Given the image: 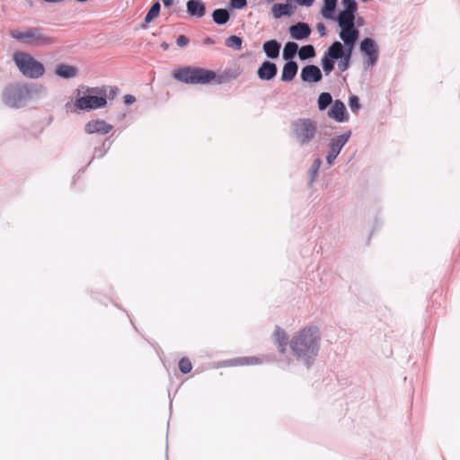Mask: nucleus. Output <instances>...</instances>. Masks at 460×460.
Here are the masks:
<instances>
[{
    "label": "nucleus",
    "mask_w": 460,
    "mask_h": 460,
    "mask_svg": "<svg viewBox=\"0 0 460 460\" xmlns=\"http://www.w3.org/2000/svg\"><path fill=\"white\" fill-rule=\"evenodd\" d=\"M320 332L316 326L302 328L296 332L290 341V349L297 359H303L309 365L310 359L319 350Z\"/></svg>",
    "instance_id": "f257e3e1"
},
{
    "label": "nucleus",
    "mask_w": 460,
    "mask_h": 460,
    "mask_svg": "<svg viewBox=\"0 0 460 460\" xmlns=\"http://www.w3.org/2000/svg\"><path fill=\"white\" fill-rule=\"evenodd\" d=\"M172 75L186 84H208L217 78V73L212 70L190 66L174 69Z\"/></svg>",
    "instance_id": "f03ea898"
},
{
    "label": "nucleus",
    "mask_w": 460,
    "mask_h": 460,
    "mask_svg": "<svg viewBox=\"0 0 460 460\" xmlns=\"http://www.w3.org/2000/svg\"><path fill=\"white\" fill-rule=\"evenodd\" d=\"M13 61L21 73L29 78H39L45 73L42 63L36 60L31 55L18 51L13 54Z\"/></svg>",
    "instance_id": "7ed1b4c3"
},
{
    "label": "nucleus",
    "mask_w": 460,
    "mask_h": 460,
    "mask_svg": "<svg viewBox=\"0 0 460 460\" xmlns=\"http://www.w3.org/2000/svg\"><path fill=\"white\" fill-rule=\"evenodd\" d=\"M12 38L28 45L46 46L55 42L51 37L45 35L40 28H30L24 31L20 30H12L10 31Z\"/></svg>",
    "instance_id": "20e7f679"
},
{
    "label": "nucleus",
    "mask_w": 460,
    "mask_h": 460,
    "mask_svg": "<svg viewBox=\"0 0 460 460\" xmlns=\"http://www.w3.org/2000/svg\"><path fill=\"white\" fill-rule=\"evenodd\" d=\"M87 94L77 98L75 101V107L77 110H96L99 108L105 107L107 104L106 93L104 90L93 87L87 88Z\"/></svg>",
    "instance_id": "39448f33"
},
{
    "label": "nucleus",
    "mask_w": 460,
    "mask_h": 460,
    "mask_svg": "<svg viewBox=\"0 0 460 460\" xmlns=\"http://www.w3.org/2000/svg\"><path fill=\"white\" fill-rule=\"evenodd\" d=\"M292 135L300 146L313 140L317 133L316 122L311 119H298L292 122Z\"/></svg>",
    "instance_id": "423d86ee"
},
{
    "label": "nucleus",
    "mask_w": 460,
    "mask_h": 460,
    "mask_svg": "<svg viewBox=\"0 0 460 460\" xmlns=\"http://www.w3.org/2000/svg\"><path fill=\"white\" fill-rule=\"evenodd\" d=\"M360 50L367 56V65L374 66L378 58V50L375 41L370 38L364 39L360 43Z\"/></svg>",
    "instance_id": "0eeeda50"
},
{
    "label": "nucleus",
    "mask_w": 460,
    "mask_h": 460,
    "mask_svg": "<svg viewBox=\"0 0 460 460\" xmlns=\"http://www.w3.org/2000/svg\"><path fill=\"white\" fill-rule=\"evenodd\" d=\"M87 134H107L112 129V126L102 119L91 120L85 125Z\"/></svg>",
    "instance_id": "6e6552de"
},
{
    "label": "nucleus",
    "mask_w": 460,
    "mask_h": 460,
    "mask_svg": "<svg viewBox=\"0 0 460 460\" xmlns=\"http://www.w3.org/2000/svg\"><path fill=\"white\" fill-rule=\"evenodd\" d=\"M301 78L305 82L316 83L321 81L322 72L318 66L308 65L302 69Z\"/></svg>",
    "instance_id": "1a4fd4ad"
},
{
    "label": "nucleus",
    "mask_w": 460,
    "mask_h": 460,
    "mask_svg": "<svg viewBox=\"0 0 460 460\" xmlns=\"http://www.w3.org/2000/svg\"><path fill=\"white\" fill-rule=\"evenodd\" d=\"M278 68L274 63L264 61L259 67L257 74L260 79L269 81L276 76Z\"/></svg>",
    "instance_id": "9d476101"
},
{
    "label": "nucleus",
    "mask_w": 460,
    "mask_h": 460,
    "mask_svg": "<svg viewBox=\"0 0 460 460\" xmlns=\"http://www.w3.org/2000/svg\"><path fill=\"white\" fill-rule=\"evenodd\" d=\"M290 36L295 40H304L309 37L311 28L307 23L298 22L289 27Z\"/></svg>",
    "instance_id": "9b49d317"
},
{
    "label": "nucleus",
    "mask_w": 460,
    "mask_h": 460,
    "mask_svg": "<svg viewBox=\"0 0 460 460\" xmlns=\"http://www.w3.org/2000/svg\"><path fill=\"white\" fill-rule=\"evenodd\" d=\"M345 111L346 108L344 103L340 100H336L328 111V115L330 118L335 119L336 121L342 122L346 119Z\"/></svg>",
    "instance_id": "f8f14e48"
},
{
    "label": "nucleus",
    "mask_w": 460,
    "mask_h": 460,
    "mask_svg": "<svg viewBox=\"0 0 460 460\" xmlns=\"http://www.w3.org/2000/svg\"><path fill=\"white\" fill-rule=\"evenodd\" d=\"M350 137V131L344 133L342 135L337 136L335 137H332L329 144V151L339 155L342 147L345 146V144L348 142L349 138Z\"/></svg>",
    "instance_id": "ddd939ff"
},
{
    "label": "nucleus",
    "mask_w": 460,
    "mask_h": 460,
    "mask_svg": "<svg viewBox=\"0 0 460 460\" xmlns=\"http://www.w3.org/2000/svg\"><path fill=\"white\" fill-rule=\"evenodd\" d=\"M55 73L59 77L68 79L75 77L78 74V69L75 66L67 64H58L56 66Z\"/></svg>",
    "instance_id": "4468645a"
},
{
    "label": "nucleus",
    "mask_w": 460,
    "mask_h": 460,
    "mask_svg": "<svg viewBox=\"0 0 460 460\" xmlns=\"http://www.w3.org/2000/svg\"><path fill=\"white\" fill-rule=\"evenodd\" d=\"M340 37L351 49L358 38V31L354 27L341 28Z\"/></svg>",
    "instance_id": "2eb2a0df"
},
{
    "label": "nucleus",
    "mask_w": 460,
    "mask_h": 460,
    "mask_svg": "<svg viewBox=\"0 0 460 460\" xmlns=\"http://www.w3.org/2000/svg\"><path fill=\"white\" fill-rule=\"evenodd\" d=\"M295 6L289 4H275L272 5L271 12L276 19L282 16H290L293 14Z\"/></svg>",
    "instance_id": "dca6fc26"
},
{
    "label": "nucleus",
    "mask_w": 460,
    "mask_h": 460,
    "mask_svg": "<svg viewBox=\"0 0 460 460\" xmlns=\"http://www.w3.org/2000/svg\"><path fill=\"white\" fill-rule=\"evenodd\" d=\"M297 64L295 61H288L282 69L281 80L283 82L292 81L297 73Z\"/></svg>",
    "instance_id": "f3484780"
},
{
    "label": "nucleus",
    "mask_w": 460,
    "mask_h": 460,
    "mask_svg": "<svg viewBox=\"0 0 460 460\" xmlns=\"http://www.w3.org/2000/svg\"><path fill=\"white\" fill-rule=\"evenodd\" d=\"M187 12L192 16L202 17L205 14L206 8L200 1L190 0L187 2Z\"/></svg>",
    "instance_id": "a211bd4d"
},
{
    "label": "nucleus",
    "mask_w": 460,
    "mask_h": 460,
    "mask_svg": "<svg viewBox=\"0 0 460 460\" xmlns=\"http://www.w3.org/2000/svg\"><path fill=\"white\" fill-rule=\"evenodd\" d=\"M263 50L270 58H276L279 55L280 44L275 40H268L263 44Z\"/></svg>",
    "instance_id": "6ab92c4d"
},
{
    "label": "nucleus",
    "mask_w": 460,
    "mask_h": 460,
    "mask_svg": "<svg viewBox=\"0 0 460 460\" xmlns=\"http://www.w3.org/2000/svg\"><path fill=\"white\" fill-rule=\"evenodd\" d=\"M274 338L278 343L279 352L284 354L286 352V347L288 344V335L286 332L280 327H276L274 331Z\"/></svg>",
    "instance_id": "aec40b11"
},
{
    "label": "nucleus",
    "mask_w": 460,
    "mask_h": 460,
    "mask_svg": "<svg viewBox=\"0 0 460 460\" xmlns=\"http://www.w3.org/2000/svg\"><path fill=\"white\" fill-rule=\"evenodd\" d=\"M355 15L354 13L341 11L338 17L339 25L341 28H352L354 27Z\"/></svg>",
    "instance_id": "412c9836"
},
{
    "label": "nucleus",
    "mask_w": 460,
    "mask_h": 460,
    "mask_svg": "<svg viewBox=\"0 0 460 460\" xmlns=\"http://www.w3.org/2000/svg\"><path fill=\"white\" fill-rule=\"evenodd\" d=\"M212 18L217 24L222 25L229 21L230 15L226 9H216L212 13Z\"/></svg>",
    "instance_id": "4be33fe9"
},
{
    "label": "nucleus",
    "mask_w": 460,
    "mask_h": 460,
    "mask_svg": "<svg viewBox=\"0 0 460 460\" xmlns=\"http://www.w3.org/2000/svg\"><path fill=\"white\" fill-rule=\"evenodd\" d=\"M261 360L256 357H240L232 360L233 366H250L261 364Z\"/></svg>",
    "instance_id": "5701e85b"
},
{
    "label": "nucleus",
    "mask_w": 460,
    "mask_h": 460,
    "mask_svg": "<svg viewBox=\"0 0 460 460\" xmlns=\"http://www.w3.org/2000/svg\"><path fill=\"white\" fill-rule=\"evenodd\" d=\"M325 55L332 59L341 58L343 55V48L341 43L339 41L332 43Z\"/></svg>",
    "instance_id": "b1692460"
},
{
    "label": "nucleus",
    "mask_w": 460,
    "mask_h": 460,
    "mask_svg": "<svg viewBox=\"0 0 460 460\" xmlns=\"http://www.w3.org/2000/svg\"><path fill=\"white\" fill-rule=\"evenodd\" d=\"M337 4V0H324L322 14L326 19H332V12Z\"/></svg>",
    "instance_id": "393cba45"
},
{
    "label": "nucleus",
    "mask_w": 460,
    "mask_h": 460,
    "mask_svg": "<svg viewBox=\"0 0 460 460\" xmlns=\"http://www.w3.org/2000/svg\"><path fill=\"white\" fill-rule=\"evenodd\" d=\"M298 46L295 42H288L283 49V58L285 60L291 59L296 53Z\"/></svg>",
    "instance_id": "a878e982"
},
{
    "label": "nucleus",
    "mask_w": 460,
    "mask_h": 460,
    "mask_svg": "<svg viewBox=\"0 0 460 460\" xmlns=\"http://www.w3.org/2000/svg\"><path fill=\"white\" fill-rule=\"evenodd\" d=\"M298 56L302 60L314 58L315 56L314 48L312 45L303 46L298 50Z\"/></svg>",
    "instance_id": "bb28decb"
},
{
    "label": "nucleus",
    "mask_w": 460,
    "mask_h": 460,
    "mask_svg": "<svg viewBox=\"0 0 460 460\" xmlns=\"http://www.w3.org/2000/svg\"><path fill=\"white\" fill-rule=\"evenodd\" d=\"M332 102V95L329 93H322L318 98L319 110H325Z\"/></svg>",
    "instance_id": "cd10ccee"
},
{
    "label": "nucleus",
    "mask_w": 460,
    "mask_h": 460,
    "mask_svg": "<svg viewBox=\"0 0 460 460\" xmlns=\"http://www.w3.org/2000/svg\"><path fill=\"white\" fill-rule=\"evenodd\" d=\"M242 43H243L242 39L240 37H238V36H235V35H232V36L228 37L226 40V45L228 48H233V49H242Z\"/></svg>",
    "instance_id": "c85d7f7f"
},
{
    "label": "nucleus",
    "mask_w": 460,
    "mask_h": 460,
    "mask_svg": "<svg viewBox=\"0 0 460 460\" xmlns=\"http://www.w3.org/2000/svg\"><path fill=\"white\" fill-rule=\"evenodd\" d=\"M160 12V4L155 2L152 7L149 9L147 14L146 15L145 21L146 22H150L153 19L159 15Z\"/></svg>",
    "instance_id": "c756f323"
},
{
    "label": "nucleus",
    "mask_w": 460,
    "mask_h": 460,
    "mask_svg": "<svg viewBox=\"0 0 460 460\" xmlns=\"http://www.w3.org/2000/svg\"><path fill=\"white\" fill-rule=\"evenodd\" d=\"M322 66L324 73L329 75L334 68V62L332 58H329L327 55H324L322 59Z\"/></svg>",
    "instance_id": "7c9ffc66"
},
{
    "label": "nucleus",
    "mask_w": 460,
    "mask_h": 460,
    "mask_svg": "<svg viewBox=\"0 0 460 460\" xmlns=\"http://www.w3.org/2000/svg\"><path fill=\"white\" fill-rule=\"evenodd\" d=\"M179 368L181 373L188 374L192 369V364L188 358L184 357L181 358L179 361Z\"/></svg>",
    "instance_id": "2f4dec72"
},
{
    "label": "nucleus",
    "mask_w": 460,
    "mask_h": 460,
    "mask_svg": "<svg viewBox=\"0 0 460 460\" xmlns=\"http://www.w3.org/2000/svg\"><path fill=\"white\" fill-rule=\"evenodd\" d=\"M349 106L353 112H358L360 109L359 99L356 95H352L349 99Z\"/></svg>",
    "instance_id": "473e14b6"
},
{
    "label": "nucleus",
    "mask_w": 460,
    "mask_h": 460,
    "mask_svg": "<svg viewBox=\"0 0 460 460\" xmlns=\"http://www.w3.org/2000/svg\"><path fill=\"white\" fill-rule=\"evenodd\" d=\"M345 9L344 12L355 13L357 11V3L354 0H341Z\"/></svg>",
    "instance_id": "72a5a7b5"
},
{
    "label": "nucleus",
    "mask_w": 460,
    "mask_h": 460,
    "mask_svg": "<svg viewBox=\"0 0 460 460\" xmlns=\"http://www.w3.org/2000/svg\"><path fill=\"white\" fill-rule=\"evenodd\" d=\"M230 4L234 9H242L247 4L246 0H231Z\"/></svg>",
    "instance_id": "f704fd0d"
},
{
    "label": "nucleus",
    "mask_w": 460,
    "mask_h": 460,
    "mask_svg": "<svg viewBox=\"0 0 460 460\" xmlns=\"http://www.w3.org/2000/svg\"><path fill=\"white\" fill-rule=\"evenodd\" d=\"M322 164V161L320 158H317L314 161L310 172H312L313 176L314 177Z\"/></svg>",
    "instance_id": "c9c22d12"
},
{
    "label": "nucleus",
    "mask_w": 460,
    "mask_h": 460,
    "mask_svg": "<svg viewBox=\"0 0 460 460\" xmlns=\"http://www.w3.org/2000/svg\"><path fill=\"white\" fill-rule=\"evenodd\" d=\"M189 41V39L185 35H180L177 38V45L181 48L187 46Z\"/></svg>",
    "instance_id": "e433bc0d"
},
{
    "label": "nucleus",
    "mask_w": 460,
    "mask_h": 460,
    "mask_svg": "<svg viewBox=\"0 0 460 460\" xmlns=\"http://www.w3.org/2000/svg\"><path fill=\"white\" fill-rule=\"evenodd\" d=\"M135 102H136L135 96H133L131 94H127L124 96L125 104L130 105V104L134 103Z\"/></svg>",
    "instance_id": "4c0bfd02"
},
{
    "label": "nucleus",
    "mask_w": 460,
    "mask_h": 460,
    "mask_svg": "<svg viewBox=\"0 0 460 460\" xmlns=\"http://www.w3.org/2000/svg\"><path fill=\"white\" fill-rule=\"evenodd\" d=\"M317 31L321 36H324L326 34V28L323 23L319 22L316 26Z\"/></svg>",
    "instance_id": "58836bf2"
},
{
    "label": "nucleus",
    "mask_w": 460,
    "mask_h": 460,
    "mask_svg": "<svg viewBox=\"0 0 460 460\" xmlns=\"http://www.w3.org/2000/svg\"><path fill=\"white\" fill-rule=\"evenodd\" d=\"M338 66L341 71H345L349 66V57L344 61L341 62Z\"/></svg>",
    "instance_id": "ea45409f"
},
{
    "label": "nucleus",
    "mask_w": 460,
    "mask_h": 460,
    "mask_svg": "<svg viewBox=\"0 0 460 460\" xmlns=\"http://www.w3.org/2000/svg\"><path fill=\"white\" fill-rule=\"evenodd\" d=\"M337 156H338V155L333 154V153L329 151L328 155L326 156L327 163L329 164H332Z\"/></svg>",
    "instance_id": "a19ab883"
},
{
    "label": "nucleus",
    "mask_w": 460,
    "mask_h": 460,
    "mask_svg": "<svg viewBox=\"0 0 460 460\" xmlns=\"http://www.w3.org/2000/svg\"><path fill=\"white\" fill-rule=\"evenodd\" d=\"M314 0H297L298 4L301 5L310 6L314 3Z\"/></svg>",
    "instance_id": "79ce46f5"
},
{
    "label": "nucleus",
    "mask_w": 460,
    "mask_h": 460,
    "mask_svg": "<svg viewBox=\"0 0 460 460\" xmlns=\"http://www.w3.org/2000/svg\"><path fill=\"white\" fill-rule=\"evenodd\" d=\"M165 7H170L173 4V0H162Z\"/></svg>",
    "instance_id": "37998d69"
}]
</instances>
